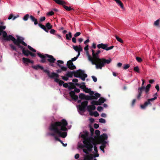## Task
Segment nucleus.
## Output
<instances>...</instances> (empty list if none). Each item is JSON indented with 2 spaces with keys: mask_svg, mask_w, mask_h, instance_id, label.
Wrapping results in <instances>:
<instances>
[{
  "mask_svg": "<svg viewBox=\"0 0 160 160\" xmlns=\"http://www.w3.org/2000/svg\"><path fill=\"white\" fill-rule=\"evenodd\" d=\"M67 125L68 122L65 119L51 123L49 129L52 132L50 133V135L54 137L56 140L60 142H62V141L57 137L56 135H57L59 137L63 138H65L67 135V132H65L67 130L66 127Z\"/></svg>",
  "mask_w": 160,
  "mask_h": 160,
  "instance_id": "obj_1",
  "label": "nucleus"
},
{
  "mask_svg": "<svg viewBox=\"0 0 160 160\" xmlns=\"http://www.w3.org/2000/svg\"><path fill=\"white\" fill-rule=\"evenodd\" d=\"M92 57L89 54L88 52H87V55L88 60L91 62L92 64L95 65L97 69H101L102 67H104L106 64H109L112 61V59L109 58L108 59H106L104 58H100L98 53L95 52V51L92 50Z\"/></svg>",
  "mask_w": 160,
  "mask_h": 160,
  "instance_id": "obj_2",
  "label": "nucleus"
},
{
  "mask_svg": "<svg viewBox=\"0 0 160 160\" xmlns=\"http://www.w3.org/2000/svg\"><path fill=\"white\" fill-rule=\"evenodd\" d=\"M98 137L96 136L94 138L92 137H88L86 140V142L80 146L81 148H83L82 151L84 153L86 154H89V152L92 151L93 145L91 143L96 141L95 139L97 141Z\"/></svg>",
  "mask_w": 160,
  "mask_h": 160,
  "instance_id": "obj_3",
  "label": "nucleus"
},
{
  "mask_svg": "<svg viewBox=\"0 0 160 160\" xmlns=\"http://www.w3.org/2000/svg\"><path fill=\"white\" fill-rule=\"evenodd\" d=\"M17 39L15 38L13 42L15 45L18 46V48H20L22 50V52H23L25 50V48L23 46L21 45L20 44H21L24 46H27V44L23 41L24 38H23L18 36H17Z\"/></svg>",
  "mask_w": 160,
  "mask_h": 160,
  "instance_id": "obj_4",
  "label": "nucleus"
},
{
  "mask_svg": "<svg viewBox=\"0 0 160 160\" xmlns=\"http://www.w3.org/2000/svg\"><path fill=\"white\" fill-rule=\"evenodd\" d=\"M44 72L46 73L48 77L50 78H54V81L57 83H58L60 86H62L63 85L64 82L62 80H59L58 78L59 77V75L55 72H53L50 73V72L48 70H44Z\"/></svg>",
  "mask_w": 160,
  "mask_h": 160,
  "instance_id": "obj_5",
  "label": "nucleus"
},
{
  "mask_svg": "<svg viewBox=\"0 0 160 160\" xmlns=\"http://www.w3.org/2000/svg\"><path fill=\"white\" fill-rule=\"evenodd\" d=\"M108 137L107 135L105 133L99 136L97 138V141L98 143L102 144V145L100 147L105 148L107 142L105 141L107 139Z\"/></svg>",
  "mask_w": 160,
  "mask_h": 160,
  "instance_id": "obj_6",
  "label": "nucleus"
},
{
  "mask_svg": "<svg viewBox=\"0 0 160 160\" xmlns=\"http://www.w3.org/2000/svg\"><path fill=\"white\" fill-rule=\"evenodd\" d=\"M154 97L153 98L148 99L147 101L145 102L143 105H140V108L142 109H145L146 107L148 105H152L151 102L153 101L157 98V93L156 92L154 94Z\"/></svg>",
  "mask_w": 160,
  "mask_h": 160,
  "instance_id": "obj_7",
  "label": "nucleus"
},
{
  "mask_svg": "<svg viewBox=\"0 0 160 160\" xmlns=\"http://www.w3.org/2000/svg\"><path fill=\"white\" fill-rule=\"evenodd\" d=\"M56 3L59 5H61L63 7L68 11H70L72 10H74V9L70 7H68L65 5L66 3L64 1L61 0H53Z\"/></svg>",
  "mask_w": 160,
  "mask_h": 160,
  "instance_id": "obj_8",
  "label": "nucleus"
},
{
  "mask_svg": "<svg viewBox=\"0 0 160 160\" xmlns=\"http://www.w3.org/2000/svg\"><path fill=\"white\" fill-rule=\"evenodd\" d=\"M80 92V89L76 88V87L74 91H71L69 92V95L72 99L76 101L78 99V97L77 95L75 94V92L79 93Z\"/></svg>",
  "mask_w": 160,
  "mask_h": 160,
  "instance_id": "obj_9",
  "label": "nucleus"
},
{
  "mask_svg": "<svg viewBox=\"0 0 160 160\" xmlns=\"http://www.w3.org/2000/svg\"><path fill=\"white\" fill-rule=\"evenodd\" d=\"M2 33L3 38L4 40L8 41L10 40L12 42L15 40V38L13 37L12 35H9L7 36L6 32L4 31L2 32Z\"/></svg>",
  "mask_w": 160,
  "mask_h": 160,
  "instance_id": "obj_10",
  "label": "nucleus"
},
{
  "mask_svg": "<svg viewBox=\"0 0 160 160\" xmlns=\"http://www.w3.org/2000/svg\"><path fill=\"white\" fill-rule=\"evenodd\" d=\"M108 45L107 44H104L103 43H101L98 44L97 47L98 49L102 48L106 51H108L112 49L113 47V46H112L110 47H108Z\"/></svg>",
  "mask_w": 160,
  "mask_h": 160,
  "instance_id": "obj_11",
  "label": "nucleus"
},
{
  "mask_svg": "<svg viewBox=\"0 0 160 160\" xmlns=\"http://www.w3.org/2000/svg\"><path fill=\"white\" fill-rule=\"evenodd\" d=\"M88 103V102L86 101L82 102L81 103V105H79L78 106V109L81 111L84 112L85 110V108Z\"/></svg>",
  "mask_w": 160,
  "mask_h": 160,
  "instance_id": "obj_12",
  "label": "nucleus"
},
{
  "mask_svg": "<svg viewBox=\"0 0 160 160\" xmlns=\"http://www.w3.org/2000/svg\"><path fill=\"white\" fill-rule=\"evenodd\" d=\"M89 133L88 132L85 131L83 132V134L81 135V137L83 139V140L82 142L83 144L84 143L86 142V140L88 138Z\"/></svg>",
  "mask_w": 160,
  "mask_h": 160,
  "instance_id": "obj_13",
  "label": "nucleus"
},
{
  "mask_svg": "<svg viewBox=\"0 0 160 160\" xmlns=\"http://www.w3.org/2000/svg\"><path fill=\"white\" fill-rule=\"evenodd\" d=\"M67 65L68 68L70 70H74L76 68V66L73 65L72 61L69 60L67 62Z\"/></svg>",
  "mask_w": 160,
  "mask_h": 160,
  "instance_id": "obj_14",
  "label": "nucleus"
},
{
  "mask_svg": "<svg viewBox=\"0 0 160 160\" xmlns=\"http://www.w3.org/2000/svg\"><path fill=\"white\" fill-rule=\"evenodd\" d=\"M79 98L81 99H85L87 100H90L91 97L89 95H85L84 94L80 93L79 96Z\"/></svg>",
  "mask_w": 160,
  "mask_h": 160,
  "instance_id": "obj_15",
  "label": "nucleus"
},
{
  "mask_svg": "<svg viewBox=\"0 0 160 160\" xmlns=\"http://www.w3.org/2000/svg\"><path fill=\"white\" fill-rule=\"evenodd\" d=\"M37 55L39 57L42 58V59L40 60L41 62L45 63L46 62V58H47V57L46 56V54L43 55L40 53V52H38Z\"/></svg>",
  "mask_w": 160,
  "mask_h": 160,
  "instance_id": "obj_16",
  "label": "nucleus"
},
{
  "mask_svg": "<svg viewBox=\"0 0 160 160\" xmlns=\"http://www.w3.org/2000/svg\"><path fill=\"white\" fill-rule=\"evenodd\" d=\"M46 56L47 57V58H48L47 59V60L49 62V63H51L55 62L56 60L52 56L48 54H46Z\"/></svg>",
  "mask_w": 160,
  "mask_h": 160,
  "instance_id": "obj_17",
  "label": "nucleus"
},
{
  "mask_svg": "<svg viewBox=\"0 0 160 160\" xmlns=\"http://www.w3.org/2000/svg\"><path fill=\"white\" fill-rule=\"evenodd\" d=\"M145 87L144 86H142L141 87L139 88H138V95L137 96V98L138 99H140V98L142 96V91L144 90Z\"/></svg>",
  "mask_w": 160,
  "mask_h": 160,
  "instance_id": "obj_18",
  "label": "nucleus"
},
{
  "mask_svg": "<svg viewBox=\"0 0 160 160\" xmlns=\"http://www.w3.org/2000/svg\"><path fill=\"white\" fill-rule=\"evenodd\" d=\"M22 60L23 62L27 64H28V63H30L32 64H33L34 62L33 60H30V59L25 58H23Z\"/></svg>",
  "mask_w": 160,
  "mask_h": 160,
  "instance_id": "obj_19",
  "label": "nucleus"
},
{
  "mask_svg": "<svg viewBox=\"0 0 160 160\" xmlns=\"http://www.w3.org/2000/svg\"><path fill=\"white\" fill-rule=\"evenodd\" d=\"M87 77V75L84 73L83 71H81V74L79 78H80L82 81H85V78Z\"/></svg>",
  "mask_w": 160,
  "mask_h": 160,
  "instance_id": "obj_20",
  "label": "nucleus"
},
{
  "mask_svg": "<svg viewBox=\"0 0 160 160\" xmlns=\"http://www.w3.org/2000/svg\"><path fill=\"white\" fill-rule=\"evenodd\" d=\"M30 19L32 22H34V24L36 25L38 24L37 19L34 16L30 15Z\"/></svg>",
  "mask_w": 160,
  "mask_h": 160,
  "instance_id": "obj_21",
  "label": "nucleus"
},
{
  "mask_svg": "<svg viewBox=\"0 0 160 160\" xmlns=\"http://www.w3.org/2000/svg\"><path fill=\"white\" fill-rule=\"evenodd\" d=\"M95 108L96 107L94 105H89L87 107V110L89 112H91L92 110H94Z\"/></svg>",
  "mask_w": 160,
  "mask_h": 160,
  "instance_id": "obj_22",
  "label": "nucleus"
},
{
  "mask_svg": "<svg viewBox=\"0 0 160 160\" xmlns=\"http://www.w3.org/2000/svg\"><path fill=\"white\" fill-rule=\"evenodd\" d=\"M81 84H82V85H80L81 84L78 83H76L75 85L78 86H79L80 88L82 89L83 91L84 89L86 87L85 85V83L84 82H82Z\"/></svg>",
  "mask_w": 160,
  "mask_h": 160,
  "instance_id": "obj_23",
  "label": "nucleus"
},
{
  "mask_svg": "<svg viewBox=\"0 0 160 160\" xmlns=\"http://www.w3.org/2000/svg\"><path fill=\"white\" fill-rule=\"evenodd\" d=\"M73 48L76 51L78 52H80L82 51V48L80 46H78L73 45Z\"/></svg>",
  "mask_w": 160,
  "mask_h": 160,
  "instance_id": "obj_24",
  "label": "nucleus"
},
{
  "mask_svg": "<svg viewBox=\"0 0 160 160\" xmlns=\"http://www.w3.org/2000/svg\"><path fill=\"white\" fill-rule=\"evenodd\" d=\"M32 67L35 70H38V69H40L41 70H43V72L44 70H45L43 68L42 66H41L39 65H38L36 66H32Z\"/></svg>",
  "mask_w": 160,
  "mask_h": 160,
  "instance_id": "obj_25",
  "label": "nucleus"
},
{
  "mask_svg": "<svg viewBox=\"0 0 160 160\" xmlns=\"http://www.w3.org/2000/svg\"><path fill=\"white\" fill-rule=\"evenodd\" d=\"M100 96V94L98 93H96L94 94V96H92L91 97V99L90 100L93 99H97L98 98H99Z\"/></svg>",
  "mask_w": 160,
  "mask_h": 160,
  "instance_id": "obj_26",
  "label": "nucleus"
},
{
  "mask_svg": "<svg viewBox=\"0 0 160 160\" xmlns=\"http://www.w3.org/2000/svg\"><path fill=\"white\" fill-rule=\"evenodd\" d=\"M38 25L42 29L44 30L47 32H48V30L47 29L46 27L42 24L40 23H38Z\"/></svg>",
  "mask_w": 160,
  "mask_h": 160,
  "instance_id": "obj_27",
  "label": "nucleus"
},
{
  "mask_svg": "<svg viewBox=\"0 0 160 160\" xmlns=\"http://www.w3.org/2000/svg\"><path fill=\"white\" fill-rule=\"evenodd\" d=\"M73 75V71H68L67 72L65 75L66 76L69 78H72Z\"/></svg>",
  "mask_w": 160,
  "mask_h": 160,
  "instance_id": "obj_28",
  "label": "nucleus"
},
{
  "mask_svg": "<svg viewBox=\"0 0 160 160\" xmlns=\"http://www.w3.org/2000/svg\"><path fill=\"white\" fill-rule=\"evenodd\" d=\"M80 74L81 72H79L78 71H73V75L75 77H79Z\"/></svg>",
  "mask_w": 160,
  "mask_h": 160,
  "instance_id": "obj_29",
  "label": "nucleus"
},
{
  "mask_svg": "<svg viewBox=\"0 0 160 160\" xmlns=\"http://www.w3.org/2000/svg\"><path fill=\"white\" fill-rule=\"evenodd\" d=\"M66 38L68 40H70L72 37V34L70 32H69L68 34H67L66 35Z\"/></svg>",
  "mask_w": 160,
  "mask_h": 160,
  "instance_id": "obj_30",
  "label": "nucleus"
},
{
  "mask_svg": "<svg viewBox=\"0 0 160 160\" xmlns=\"http://www.w3.org/2000/svg\"><path fill=\"white\" fill-rule=\"evenodd\" d=\"M45 27L48 30L51 29L52 27V25H51L50 22L47 23L46 24Z\"/></svg>",
  "mask_w": 160,
  "mask_h": 160,
  "instance_id": "obj_31",
  "label": "nucleus"
},
{
  "mask_svg": "<svg viewBox=\"0 0 160 160\" xmlns=\"http://www.w3.org/2000/svg\"><path fill=\"white\" fill-rule=\"evenodd\" d=\"M57 65L59 67L61 68L62 71H65L67 70V67L64 66H62L59 63H57Z\"/></svg>",
  "mask_w": 160,
  "mask_h": 160,
  "instance_id": "obj_32",
  "label": "nucleus"
},
{
  "mask_svg": "<svg viewBox=\"0 0 160 160\" xmlns=\"http://www.w3.org/2000/svg\"><path fill=\"white\" fill-rule=\"evenodd\" d=\"M98 103L100 104V105L101 104L104 102L105 101V99L102 97H101L98 100Z\"/></svg>",
  "mask_w": 160,
  "mask_h": 160,
  "instance_id": "obj_33",
  "label": "nucleus"
},
{
  "mask_svg": "<svg viewBox=\"0 0 160 160\" xmlns=\"http://www.w3.org/2000/svg\"><path fill=\"white\" fill-rule=\"evenodd\" d=\"M68 83L71 86H69L68 87V89L70 90L72 89H74L76 88V86L74 85L73 83L71 82H69Z\"/></svg>",
  "mask_w": 160,
  "mask_h": 160,
  "instance_id": "obj_34",
  "label": "nucleus"
},
{
  "mask_svg": "<svg viewBox=\"0 0 160 160\" xmlns=\"http://www.w3.org/2000/svg\"><path fill=\"white\" fill-rule=\"evenodd\" d=\"M29 52H30L28 50H25V51H24L22 53L25 56L28 57L29 55H30V54H29Z\"/></svg>",
  "mask_w": 160,
  "mask_h": 160,
  "instance_id": "obj_35",
  "label": "nucleus"
},
{
  "mask_svg": "<svg viewBox=\"0 0 160 160\" xmlns=\"http://www.w3.org/2000/svg\"><path fill=\"white\" fill-rule=\"evenodd\" d=\"M91 104L92 105H100V104L98 103V101L94 100L92 101L91 102Z\"/></svg>",
  "mask_w": 160,
  "mask_h": 160,
  "instance_id": "obj_36",
  "label": "nucleus"
},
{
  "mask_svg": "<svg viewBox=\"0 0 160 160\" xmlns=\"http://www.w3.org/2000/svg\"><path fill=\"white\" fill-rule=\"evenodd\" d=\"M6 27L5 26H0V36L1 35L2 32L4 31L3 30L5 29Z\"/></svg>",
  "mask_w": 160,
  "mask_h": 160,
  "instance_id": "obj_37",
  "label": "nucleus"
},
{
  "mask_svg": "<svg viewBox=\"0 0 160 160\" xmlns=\"http://www.w3.org/2000/svg\"><path fill=\"white\" fill-rule=\"evenodd\" d=\"M118 5H119L120 7L122 9L124 8V6L123 3L121 2V1L120 0L117 3Z\"/></svg>",
  "mask_w": 160,
  "mask_h": 160,
  "instance_id": "obj_38",
  "label": "nucleus"
},
{
  "mask_svg": "<svg viewBox=\"0 0 160 160\" xmlns=\"http://www.w3.org/2000/svg\"><path fill=\"white\" fill-rule=\"evenodd\" d=\"M30 16L28 14H26L23 18V20L25 21H27L29 18H30Z\"/></svg>",
  "mask_w": 160,
  "mask_h": 160,
  "instance_id": "obj_39",
  "label": "nucleus"
},
{
  "mask_svg": "<svg viewBox=\"0 0 160 160\" xmlns=\"http://www.w3.org/2000/svg\"><path fill=\"white\" fill-rule=\"evenodd\" d=\"M9 46L13 50L15 51L16 52H17V49L16 47L14 46L12 44H10L9 45Z\"/></svg>",
  "mask_w": 160,
  "mask_h": 160,
  "instance_id": "obj_40",
  "label": "nucleus"
},
{
  "mask_svg": "<svg viewBox=\"0 0 160 160\" xmlns=\"http://www.w3.org/2000/svg\"><path fill=\"white\" fill-rule=\"evenodd\" d=\"M133 70L134 71L138 73H140V70L139 67L138 66H136L133 68Z\"/></svg>",
  "mask_w": 160,
  "mask_h": 160,
  "instance_id": "obj_41",
  "label": "nucleus"
},
{
  "mask_svg": "<svg viewBox=\"0 0 160 160\" xmlns=\"http://www.w3.org/2000/svg\"><path fill=\"white\" fill-rule=\"evenodd\" d=\"M115 38L118 41V42L122 43H123V40L121 38H119L117 36H115Z\"/></svg>",
  "mask_w": 160,
  "mask_h": 160,
  "instance_id": "obj_42",
  "label": "nucleus"
},
{
  "mask_svg": "<svg viewBox=\"0 0 160 160\" xmlns=\"http://www.w3.org/2000/svg\"><path fill=\"white\" fill-rule=\"evenodd\" d=\"M28 48L30 50L33 52H36V51L35 49H34L29 45L28 46Z\"/></svg>",
  "mask_w": 160,
  "mask_h": 160,
  "instance_id": "obj_43",
  "label": "nucleus"
},
{
  "mask_svg": "<svg viewBox=\"0 0 160 160\" xmlns=\"http://www.w3.org/2000/svg\"><path fill=\"white\" fill-rule=\"evenodd\" d=\"M160 19H158L155 21L154 22V25L155 26H158L159 25L160 22Z\"/></svg>",
  "mask_w": 160,
  "mask_h": 160,
  "instance_id": "obj_44",
  "label": "nucleus"
},
{
  "mask_svg": "<svg viewBox=\"0 0 160 160\" xmlns=\"http://www.w3.org/2000/svg\"><path fill=\"white\" fill-rule=\"evenodd\" d=\"M90 131L91 134V136H92L94 134V129L91 126H90Z\"/></svg>",
  "mask_w": 160,
  "mask_h": 160,
  "instance_id": "obj_45",
  "label": "nucleus"
},
{
  "mask_svg": "<svg viewBox=\"0 0 160 160\" xmlns=\"http://www.w3.org/2000/svg\"><path fill=\"white\" fill-rule=\"evenodd\" d=\"M100 131L98 130H96L95 131V134L97 136V137H98L99 136H100Z\"/></svg>",
  "mask_w": 160,
  "mask_h": 160,
  "instance_id": "obj_46",
  "label": "nucleus"
},
{
  "mask_svg": "<svg viewBox=\"0 0 160 160\" xmlns=\"http://www.w3.org/2000/svg\"><path fill=\"white\" fill-rule=\"evenodd\" d=\"M136 59L139 62H141L142 61V59L141 58L138 57H136Z\"/></svg>",
  "mask_w": 160,
  "mask_h": 160,
  "instance_id": "obj_47",
  "label": "nucleus"
},
{
  "mask_svg": "<svg viewBox=\"0 0 160 160\" xmlns=\"http://www.w3.org/2000/svg\"><path fill=\"white\" fill-rule=\"evenodd\" d=\"M91 90L90 89H89L88 88L86 87L85 89H84L83 91L86 93H89Z\"/></svg>",
  "mask_w": 160,
  "mask_h": 160,
  "instance_id": "obj_48",
  "label": "nucleus"
},
{
  "mask_svg": "<svg viewBox=\"0 0 160 160\" xmlns=\"http://www.w3.org/2000/svg\"><path fill=\"white\" fill-rule=\"evenodd\" d=\"M87 154V156L88 157L89 160H92L93 159V156L92 154H90V155Z\"/></svg>",
  "mask_w": 160,
  "mask_h": 160,
  "instance_id": "obj_49",
  "label": "nucleus"
},
{
  "mask_svg": "<svg viewBox=\"0 0 160 160\" xmlns=\"http://www.w3.org/2000/svg\"><path fill=\"white\" fill-rule=\"evenodd\" d=\"M99 122L100 123H104L106 122V120L104 119L101 118L99 119Z\"/></svg>",
  "mask_w": 160,
  "mask_h": 160,
  "instance_id": "obj_50",
  "label": "nucleus"
},
{
  "mask_svg": "<svg viewBox=\"0 0 160 160\" xmlns=\"http://www.w3.org/2000/svg\"><path fill=\"white\" fill-rule=\"evenodd\" d=\"M54 14V12L53 11H51L48 12L47 13V15L48 16H52Z\"/></svg>",
  "mask_w": 160,
  "mask_h": 160,
  "instance_id": "obj_51",
  "label": "nucleus"
},
{
  "mask_svg": "<svg viewBox=\"0 0 160 160\" xmlns=\"http://www.w3.org/2000/svg\"><path fill=\"white\" fill-rule=\"evenodd\" d=\"M61 77H62V79L64 81H67L68 79V77L67 76L65 77V76H62Z\"/></svg>",
  "mask_w": 160,
  "mask_h": 160,
  "instance_id": "obj_52",
  "label": "nucleus"
},
{
  "mask_svg": "<svg viewBox=\"0 0 160 160\" xmlns=\"http://www.w3.org/2000/svg\"><path fill=\"white\" fill-rule=\"evenodd\" d=\"M130 67V65L128 64H127L124 65L123 67L124 69L126 70L128 68Z\"/></svg>",
  "mask_w": 160,
  "mask_h": 160,
  "instance_id": "obj_53",
  "label": "nucleus"
},
{
  "mask_svg": "<svg viewBox=\"0 0 160 160\" xmlns=\"http://www.w3.org/2000/svg\"><path fill=\"white\" fill-rule=\"evenodd\" d=\"M80 34H81L80 32H77L76 33H75L74 34V36L75 37L77 38L79 36Z\"/></svg>",
  "mask_w": 160,
  "mask_h": 160,
  "instance_id": "obj_54",
  "label": "nucleus"
},
{
  "mask_svg": "<svg viewBox=\"0 0 160 160\" xmlns=\"http://www.w3.org/2000/svg\"><path fill=\"white\" fill-rule=\"evenodd\" d=\"M103 110V108L101 106H98L97 108V110L99 112H101Z\"/></svg>",
  "mask_w": 160,
  "mask_h": 160,
  "instance_id": "obj_55",
  "label": "nucleus"
},
{
  "mask_svg": "<svg viewBox=\"0 0 160 160\" xmlns=\"http://www.w3.org/2000/svg\"><path fill=\"white\" fill-rule=\"evenodd\" d=\"M93 115L95 117H97L99 116V113L97 111H95L93 113Z\"/></svg>",
  "mask_w": 160,
  "mask_h": 160,
  "instance_id": "obj_56",
  "label": "nucleus"
},
{
  "mask_svg": "<svg viewBox=\"0 0 160 160\" xmlns=\"http://www.w3.org/2000/svg\"><path fill=\"white\" fill-rule=\"evenodd\" d=\"M56 31L53 29H51L50 31V32L51 34H54L56 32Z\"/></svg>",
  "mask_w": 160,
  "mask_h": 160,
  "instance_id": "obj_57",
  "label": "nucleus"
},
{
  "mask_svg": "<svg viewBox=\"0 0 160 160\" xmlns=\"http://www.w3.org/2000/svg\"><path fill=\"white\" fill-rule=\"evenodd\" d=\"M46 18L45 17H41L40 18V22H42L45 20Z\"/></svg>",
  "mask_w": 160,
  "mask_h": 160,
  "instance_id": "obj_58",
  "label": "nucleus"
},
{
  "mask_svg": "<svg viewBox=\"0 0 160 160\" xmlns=\"http://www.w3.org/2000/svg\"><path fill=\"white\" fill-rule=\"evenodd\" d=\"M29 54H30V55L32 57H36V54L34 53H33L31 52H29Z\"/></svg>",
  "mask_w": 160,
  "mask_h": 160,
  "instance_id": "obj_59",
  "label": "nucleus"
},
{
  "mask_svg": "<svg viewBox=\"0 0 160 160\" xmlns=\"http://www.w3.org/2000/svg\"><path fill=\"white\" fill-rule=\"evenodd\" d=\"M89 93L90 95V97H92V96H93V94H94V92L93 91H91V90L90 91V92H89Z\"/></svg>",
  "mask_w": 160,
  "mask_h": 160,
  "instance_id": "obj_60",
  "label": "nucleus"
},
{
  "mask_svg": "<svg viewBox=\"0 0 160 160\" xmlns=\"http://www.w3.org/2000/svg\"><path fill=\"white\" fill-rule=\"evenodd\" d=\"M92 78L94 82H96L97 81V79L96 77L93 76H92Z\"/></svg>",
  "mask_w": 160,
  "mask_h": 160,
  "instance_id": "obj_61",
  "label": "nucleus"
},
{
  "mask_svg": "<svg viewBox=\"0 0 160 160\" xmlns=\"http://www.w3.org/2000/svg\"><path fill=\"white\" fill-rule=\"evenodd\" d=\"M151 87V85L150 84H148L147 85L146 87H145V89H148L150 90V88Z\"/></svg>",
  "mask_w": 160,
  "mask_h": 160,
  "instance_id": "obj_62",
  "label": "nucleus"
},
{
  "mask_svg": "<svg viewBox=\"0 0 160 160\" xmlns=\"http://www.w3.org/2000/svg\"><path fill=\"white\" fill-rule=\"evenodd\" d=\"M63 86L64 88H68V87H69L68 83H63Z\"/></svg>",
  "mask_w": 160,
  "mask_h": 160,
  "instance_id": "obj_63",
  "label": "nucleus"
},
{
  "mask_svg": "<svg viewBox=\"0 0 160 160\" xmlns=\"http://www.w3.org/2000/svg\"><path fill=\"white\" fill-rule=\"evenodd\" d=\"M84 160H89L88 157L87 156V155L84 156Z\"/></svg>",
  "mask_w": 160,
  "mask_h": 160,
  "instance_id": "obj_64",
  "label": "nucleus"
}]
</instances>
